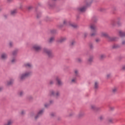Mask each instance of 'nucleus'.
Returning a JSON list of instances; mask_svg holds the SVG:
<instances>
[{"label":"nucleus","instance_id":"obj_18","mask_svg":"<svg viewBox=\"0 0 125 125\" xmlns=\"http://www.w3.org/2000/svg\"><path fill=\"white\" fill-rule=\"evenodd\" d=\"M13 82H14V80H13V79H11V80H9V81H8L7 82V85H10L12 84L13 83Z\"/></svg>","mask_w":125,"mask_h":125},{"label":"nucleus","instance_id":"obj_27","mask_svg":"<svg viewBox=\"0 0 125 125\" xmlns=\"http://www.w3.org/2000/svg\"><path fill=\"white\" fill-rule=\"evenodd\" d=\"M77 62H78L79 63H81V62H82L83 60L81 58H78L77 60Z\"/></svg>","mask_w":125,"mask_h":125},{"label":"nucleus","instance_id":"obj_23","mask_svg":"<svg viewBox=\"0 0 125 125\" xmlns=\"http://www.w3.org/2000/svg\"><path fill=\"white\" fill-rule=\"evenodd\" d=\"M120 46L118 44H114L112 46V48H119Z\"/></svg>","mask_w":125,"mask_h":125},{"label":"nucleus","instance_id":"obj_43","mask_svg":"<svg viewBox=\"0 0 125 125\" xmlns=\"http://www.w3.org/2000/svg\"><path fill=\"white\" fill-rule=\"evenodd\" d=\"M122 70H125V65H123L122 67Z\"/></svg>","mask_w":125,"mask_h":125},{"label":"nucleus","instance_id":"obj_2","mask_svg":"<svg viewBox=\"0 0 125 125\" xmlns=\"http://www.w3.org/2000/svg\"><path fill=\"white\" fill-rule=\"evenodd\" d=\"M101 37L103 38H105L108 41V42H114V41H116V37H110L108 33L106 32H101L100 34Z\"/></svg>","mask_w":125,"mask_h":125},{"label":"nucleus","instance_id":"obj_35","mask_svg":"<svg viewBox=\"0 0 125 125\" xmlns=\"http://www.w3.org/2000/svg\"><path fill=\"white\" fill-rule=\"evenodd\" d=\"M84 115V114L83 112H80L79 114V117H83V116Z\"/></svg>","mask_w":125,"mask_h":125},{"label":"nucleus","instance_id":"obj_51","mask_svg":"<svg viewBox=\"0 0 125 125\" xmlns=\"http://www.w3.org/2000/svg\"><path fill=\"white\" fill-rule=\"evenodd\" d=\"M1 89H2V88L0 87V91L1 90Z\"/></svg>","mask_w":125,"mask_h":125},{"label":"nucleus","instance_id":"obj_49","mask_svg":"<svg viewBox=\"0 0 125 125\" xmlns=\"http://www.w3.org/2000/svg\"><path fill=\"white\" fill-rule=\"evenodd\" d=\"M2 10V8H1V7H0V11L1 10Z\"/></svg>","mask_w":125,"mask_h":125},{"label":"nucleus","instance_id":"obj_22","mask_svg":"<svg viewBox=\"0 0 125 125\" xmlns=\"http://www.w3.org/2000/svg\"><path fill=\"white\" fill-rule=\"evenodd\" d=\"M111 77H112V75H111V74H107L106 75V79H110L111 78Z\"/></svg>","mask_w":125,"mask_h":125},{"label":"nucleus","instance_id":"obj_52","mask_svg":"<svg viewBox=\"0 0 125 125\" xmlns=\"http://www.w3.org/2000/svg\"><path fill=\"white\" fill-rule=\"evenodd\" d=\"M113 23H114V22H112L111 25H114Z\"/></svg>","mask_w":125,"mask_h":125},{"label":"nucleus","instance_id":"obj_39","mask_svg":"<svg viewBox=\"0 0 125 125\" xmlns=\"http://www.w3.org/2000/svg\"><path fill=\"white\" fill-rule=\"evenodd\" d=\"M87 35H88V34H87V33H86V32H85L83 34V36H84V38H86V37H87Z\"/></svg>","mask_w":125,"mask_h":125},{"label":"nucleus","instance_id":"obj_33","mask_svg":"<svg viewBox=\"0 0 125 125\" xmlns=\"http://www.w3.org/2000/svg\"><path fill=\"white\" fill-rule=\"evenodd\" d=\"M75 43H76V42H75V41H72L70 42V45H74V44H75Z\"/></svg>","mask_w":125,"mask_h":125},{"label":"nucleus","instance_id":"obj_1","mask_svg":"<svg viewBox=\"0 0 125 125\" xmlns=\"http://www.w3.org/2000/svg\"><path fill=\"white\" fill-rule=\"evenodd\" d=\"M30 76H32V71H25L19 76V79L20 81H23L25 80L26 78H29Z\"/></svg>","mask_w":125,"mask_h":125},{"label":"nucleus","instance_id":"obj_34","mask_svg":"<svg viewBox=\"0 0 125 125\" xmlns=\"http://www.w3.org/2000/svg\"><path fill=\"white\" fill-rule=\"evenodd\" d=\"M15 62H16V59H15V58L12 59V60H11V62L12 63H15Z\"/></svg>","mask_w":125,"mask_h":125},{"label":"nucleus","instance_id":"obj_13","mask_svg":"<svg viewBox=\"0 0 125 125\" xmlns=\"http://www.w3.org/2000/svg\"><path fill=\"white\" fill-rule=\"evenodd\" d=\"M1 59H3V60H4V59H6V58H7V54L4 53H2L1 55Z\"/></svg>","mask_w":125,"mask_h":125},{"label":"nucleus","instance_id":"obj_29","mask_svg":"<svg viewBox=\"0 0 125 125\" xmlns=\"http://www.w3.org/2000/svg\"><path fill=\"white\" fill-rule=\"evenodd\" d=\"M89 46L90 48H91V49L93 48V44L92 43H90L89 44Z\"/></svg>","mask_w":125,"mask_h":125},{"label":"nucleus","instance_id":"obj_10","mask_svg":"<svg viewBox=\"0 0 125 125\" xmlns=\"http://www.w3.org/2000/svg\"><path fill=\"white\" fill-rule=\"evenodd\" d=\"M43 113V110H41L40 111H39L37 115L35 116L36 120H37V119H38V118H39L40 116H42V115Z\"/></svg>","mask_w":125,"mask_h":125},{"label":"nucleus","instance_id":"obj_16","mask_svg":"<svg viewBox=\"0 0 125 125\" xmlns=\"http://www.w3.org/2000/svg\"><path fill=\"white\" fill-rule=\"evenodd\" d=\"M97 35V30H94V31L90 34L91 37H94Z\"/></svg>","mask_w":125,"mask_h":125},{"label":"nucleus","instance_id":"obj_30","mask_svg":"<svg viewBox=\"0 0 125 125\" xmlns=\"http://www.w3.org/2000/svg\"><path fill=\"white\" fill-rule=\"evenodd\" d=\"M95 108H96L95 105H91V109H92V110H95Z\"/></svg>","mask_w":125,"mask_h":125},{"label":"nucleus","instance_id":"obj_20","mask_svg":"<svg viewBox=\"0 0 125 125\" xmlns=\"http://www.w3.org/2000/svg\"><path fill=\"white\" fill-rule=\"evenodd\" d=\"M112 92L113 93H116V92H117V90H118V88L114 87L112 88Z\"/></svg>","mask_w":125,"mask_h":125},{"label":"nucleus","instance_id":"obj_38","mask_svg":"<svg viewBox=\"0 0 125 125\" xmlns=\"http://www.w3.org/2000/svg\"><path fill=\"white\" fill-rule=\"evenodd\" d=\"M17 53V51H14L12 53L13 55H16Z\"/></svg>","mask_w":125,"mask_h":125},{"label":"nucleus","instance_id":"obj_50","mask_svg":"<svg viewBox=\"0 0 125 125\" xmlns=\"http://www.w3.org/2000/svg\"><path fill=\"white\" fill-rule=\"evenodd\" d=\"M102 119H103V117H100V119H101V120H102Z\"/></svg>","mask_w":125,"mask_h":125},{"label":"nucleus","instance_id":"obj_41","mask_svg":"<svg viewBox=\"0 0 125 125\" xmlns=\"http://www.w3.org/2000/svg\"><path fill=\"white\" fill-rule=\"evenodd\" d=\"M13 44V43L12 42H9V45L10 46H12V45Z\"/></svg>","mask_w":125,"mask_h":125},{"label":"nucleus","instance_id":"obj_44","mask_svg":"<svg viewBox=\"0 0 125 125\" xmlns=\"http://www.w3.org/2000/svg\"><path fill=\"white\" fill-rule=\"evenodd\" d=\"M51 116L52 117H53V116H55V114H54V113H51Z\"/></svg>","mask_w":125,"mask_h":125},{"label":"nucleus","instance_id":"obj_28","mask_svg":"<svg viewBox=\"0 0 125 125\" xmlns=\"http://www.w3.org/2000/svg\"><path fill=\"white\" fill-rule=\"evenodd\" d=\"M76 81H77V79L76 78H73L71 80V83H76Z\"/></svg>","mask_w":125,"mask_h":125},{"label":"nucleus","instance_id":"obj_15","mask_svg":"<svg viewBox=\"0 0 125 125\" xmlns=\"http://www.w3.org/2000/svg\"><path fill=\"white\" fill-rule=\"evenodd\" d=\"M99 86V83L97 81L95 82L94 83V88L97 89Z\"/></svg>","mask_w":125,"mask_h":125},{"label":"nucleus","instance_id":"obj_45","mask_svg":"<svg viewBox=\"0 0 125 125\" xmlns=\"http://www.w3.org/2000/svg\"><path fill=\"white\" fill-rule=\"evenodd\" d=\"M108 121L109 123H112V122H113V119H109Z\"/></svg>","mask_w":125,"mask_h":125},{"label":"nucleus","instance_id":"obj_8","mask_svg":"<svg viewBox=\"0 0 125 125\" xmlns=\"http://www.w3.org/2000/svg\"><path fill=\"white\" fill-rule=\"evenodd\" d=\"M55 80L58 85H62V84H63V83L62 82V81H61V80H60V78H59V77L58 76L56 77Z\"/></svg>","mask_w":125,"mask_h":125},{"label":"nucleus","instance_id":"obj_24","mask_svg":"<svg viewBox=\"0 0 125 125\" xmlns=\"http://www.w3.org/2000/svg\"><path fill=\"white\" fill-rule=\"evenodd\" d=\"M12 124V121L11 120H9L7 124H5L4 125H11Z\"/></svg>","mask_w":125,"mask_h":125},{"label":"nucleus","instance_id":"obj_19","mask_svg":"<svg viewBox=\"0 0 125 125\" xmlns=\"http://www.w3.org/2000/svg\"><path fill=\"white\" fill-rule=\"evenodd\" d=\"M93 61V57H91L88 59V63H91Z\"/></svg>","mask_w":125,"mask_h":125},{"label":"nucleus","instance_id":"obj_14","mask_svg":"<svg viewBox=\"0 0 125 125\" xmlns=\"http://www.w3.org/2000/svg\"><path fill=\"white\" fill-rule=\"evenodd\" d=\"M24 66L26 67V68H31L32 67V64L29 62H26L24 63Z\"/></svg>","mask_w":125,"mask_h":125},{"label":"nucleus","instance_id":"obj_53","mask_svg":"<svg viewBox=\"0 0 125 125\" xmlns=\"http://www.w3.org/2000/svg\"><path fill=\"white\" fill-rule=\"evenodd\" d=\"M72 115H74V113H72Z\"/></svg>","mask_w":125,"mask_h":125},{"label":"nucleus","instance_id":"obj_32","mask_svg":"<svg viewBox=\"0 0 125 125\" xmlns=\"http://www.w3.org/2000/svg\"><path fill=\"white\" fill-rule=\"evenodd\" d=\"M74 73L76 75V76H78V74H79V70L76 69L74 70Z\"/></svg>","mask_w":125,"mask_h":125},{"label":"nucleus","instance_id":"obj_17","mask_svg":"<svg viewBox=\"0 0 125 125\" xmlns=\"http://www.w3.org/2000/svg\"><path fill=\"white\" fill-rule=\"evenodd\" d=\"M11 15H15L17 13V10L14 9L11 11Z\"/></svg>","mask_w":125,"mask_h":125},{"label":"nucleus","instance_id":"obj_40","mask_svg":"<svg viewBox=\"0 0 125 125\" xmlns=\"http://www.w3.org/2000/svg\"><path fill=\"white\" fill-rule=\"evenodd\" d=\"M122 45H125V40H123L121 43Z\"/></svg>","mask_w":125,"mask_h":125},{"label":"nucleus","instance_id":"obj_54","mask_svg":"<svg viewBox=\"0 0 125 125\" xmlns=\"http://www.w3.org/2000/svg\"><path fill=\"white\" fill-rule=\"evenodd\" d=\"M70 116H72V115H70Z\"/></svg>","mask_w":125,"mask_h":125},{"label":"nucleus","instance_id":"obj_26","mask_svg":"<svg viewBox=\"0 0 125 125\" xmlns=\"http://www.w3.org/2000/svg\"><path fill=\"white\" fill-rule=\"evenodd\" d=\"M19 95H20V96H22L23 95H24V92L21 91L19 93Z\"/></svg>","mask_w":125,"mask_h":125},{"label":"nucleus","instance_id":"obj_25","mask_svg":"<svg viewBox=\"0 0 125 125\" xmlns=\"http://www.w3.org/2000/svg\"><path fill=\"white\" fill-rule=\"evenodd\" d=\"M105 57H106V56H105V55L104 54H102L100 56V58L101 59H103V58H105Z\"/></svg>","mask_w":125,"mask_h":125},{"label":"nucleus","instance_id":"obj_42","mask_svg":"<svg viewBox=\"0 0 125 125\" xmlns=\"http://www.w3.org/2000/svg\"><path fill=\"white\" fill-rule=\"evenodd\" d=\"M48 106H49V104H44V106L46 107V108L48 107Z\"/></svg>","mask_w":125,"mask_h":125},{"label":"nucleus","instance_id":"obj_48","mask_svg":"<svg viewBox=\"0 0 125 125\" xmlns=\"http://www.w3.org/2000/svg\"><path fill=\"white\" fill-rule=\"evenodd\" d=\"M8 2H10V1H12V0H7Z\"/></svg>","mask_w":125,"mask_h":125},{"label":"nucleus","instance_id":"obj_5","mask_svg":"<svg viewBox=\"0 0 125 125\" xmlns=\"http://www.w3.org/2000/svg\"><path fill=\"white\" fill-rule=\"evenodd\" d=\"M49 95L50 96H55L56 98H58L60 96V92L58 91L55 92L54 90H51L49 92Z\"/></svg>","mask_w":125,"mask_h":125},{"label":"nucleus","instance_id":"obj_47","mask_svg":"<svg viewBox=\"0 0 125 125\" xmlns=\"http://www.w3.org/2000/svg\"><path fill=\"white\" fill-rule=\"evenodd\" d=\"M52 103H53V101H50L49 104H52Z\"/></svg>","mask_w":125,"mask_h":125},{"label":"nucleus","instance_id":"obj_12","mask_svg":"<svg viewBox=\"0 0 125 125\" xmlns=\"http://www.w3.org/2000/svg\"><path fill=\"white\" fill-rule=\"evenodd\" d=\"M119 35L120 37H125V32H123L122 30L119 31Z\"/></svg>","mask_w":125,"mask_h":125},{"label":"nucleus","instance_id":"obj_7","mask_svg":"<svg viewBox=\"0 0 125 125\" xmlns=\"http://www.w3.org/2000/svg\"><path fill=\"white\" fill-rule=\"evenodd\" d=\"M33 49H35L36 51H40L42 49V47L38 44H35L33 46Z\"/></svg>","mask_w":125,"mask_h":125},{"label":"nucleus","instance_id":"obj_6","mask_svg":"<svg viewBox=\"0 0 125 125\" xmlns=\"http://www.w3.org/2000/svg\"><path fill=\"white\" fill-rule=\"evenodd\" d=\"M63 23L64 25H67V26H69L70 27H72L73 28H76L77 27V24L71 21L67 22V21L66 20L63 21Z\"/></svg>","mask_w":125,"mask_h":125},{"label":"nucleus","instance_id":"obj_3","mask_svg":"<svg viewBox=\"0 0 125 125\" xmlns=\"http://www.w3.org/2000/svg\"><path fill=\"white\" fill-rule=\"evenodd\" d=\"M91 2L89 0H86L84 1V5L80 7L78 9L80 12H84L86 10V7L90 4Z\"/></svg>","mask_w":125,"mask_h":125},{"label":"nucleus","instance_id":"obj_4","mask_svg":"<svg viewBox=\"0 0 125 125\" xmlns=\"http://www.w3.org/2000/svg\"><path fill=\"white\" fill-rule=\"evenodd\" d=\"M44 53H46L47 54L48 57L49 58H53L54 57V55L52 53V52L50 50H48L47 49H44L43 50Z\"/></svg>","mask_w":125,"mask_h":125},{"label":"nucleus","instance_id":"obj_9","mask_svg":"<svg viewBox=\"0 0 125 125\" xmlns=\"http://www.w3.org/2000/svg\"><path fill=\"white\" fill-rule=\"evenodd\" d=\"M89 28L92 31H97V28H96V26L94 24H91L89 25Z\"/></svg>","mask_w":125,"mask_h":125},{"label":"nucleus","instance_id":"obj_36","mask_svg":"<svg viewBox=\"0 0 125 125\" xmlns=\"http://www.w3.org/2000/svg\"><path fill=\"white\" fill-rule=\"evenodd\" d=\"M54 83V81L53 80H50L49 82L50 84H53Z\"/></svg>","mask_w":125,"mask_h":125},{"label":"nucleus","instance_id":"obj_46","mask_svg":"<svg viewBox=\"0 0 125 125\" xmlns=\"http://www.w3.org/2000/svg\"><path fill=\"white\" fill-rule=\"evenodd\" d=\"M96 42H100V40H99V39H96Z\"/></svg>","mask_w":125,"mask_h":125},{"label":"nucleus","instance_id":"obj_37","mask_svg":"<svg viewBox=\"0 0 125 125\" xmlns=\"http://www.w3.org/2000/svg\"><path fill=\"white\" fill-rule=\"evenodd\" d=\"M26 113V112L25 111V110H22L21 111V115H24V114Z\"/></svg>","mask_w":125,"mask_h":125},{"label":"nucleus","instance_id":"obj_31","mask_svg":"<svg viewBox=\"0 0 125 125\" xmlns=\"http://www.w3.org/2000/svg\"><path fill=\"white\" fill-rule=\"evenodd\" d=\"M28 10H32L33 9V6H29L27 7Z\"/></svg>","mask_w":125,"mask_h":125},{"label":"nucleus","instance_id":"obj_21","mask_svg":"<svg viewBox=\"0 0 125 125\" xmlns=\"http://www.w3.org/2000/svg\"><path fill=\"white\" fill-rule=\"evenodd\" d=\"M54 37H51L49 40V42H53L54 41Z\"/></svg>","mask_w":125,"mask_h":125},{"label":"nucleus","instance_id":"obj_11","mask_svg":"<svg viewBox=\"0 0 125 125\" xmlns=\"http://www.w3.org/2000/svg\"><path fill=\"white\" fill-rule=\"evenodd\" d=\"M66 40H67V38L66 37H62L58 41V42H65Z\"/></svg>","mask_w":125,"mask_h":125}]
</instances>
